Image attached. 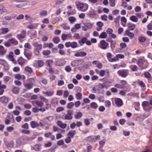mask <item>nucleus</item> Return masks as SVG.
<instances>
[{"mask_svg":"<svg viewBox=\"0 0 152 152\" xmlns=\"http://www.w3.org/2000/svg\"><path fill=\"white\" fill-rule=\"evenodd\" d=\"M120 82L121 85L124 88L125 87V86L127 84V82L125 80H122L120 81Z\"/></svg>","mask_w":152,"mask_h":152,"instance_id":"nucleus-51","label":"nucleus"},{"mask_svg":"<svg viewBox=\"0 0 152 152\" xmlns=\"http://www.w3.org/2000/svg\"><path fill=\"white\" fill-rule=\"evenodd\" d=\"M17 38L18 39L20 40L21 39L24 38L25 36L22 34H19L17 35Z\"/></svg>","mask_w":152,"mask_h":152,"instance_id":"nucleus-62","label":"nucleus"},{"mask_svg":"<svg viewBox=\"0 0 152 152\" xmlns=\"http://www.w3.org/2000/svg\"><path fill=\"white\" fill-rule=\"evenodd\" d=\"M105 143V140L104 139V140H102L101 141H100L99 142V145L100 146V148H102L104 145Z\"/></svg>","mask_w":152,"mask_h":152,"instance_id":"nucleus-32","label":"nucleus"},{"mask_svg":"<svg viewBox=\"0 0 152 152\" xmlns=\"http://www.w3.org/2000/svg\"><path fill=\"white\" fill-rule=\"evenodd\" d=\"M25 60L22 56L20 57L18 60V62L19 64L22 65L24 63Z\"/></svg>","mask_w":152,"mask_h":152,"instance_id":"nucleus-18","label":"nucleus"},{"mask_svg":"<svg viewBox=\"0 0 152 152\" xmlns=\"http://www.w3.org/2000/svg\"><path fill=\"white\" fill-rule=\"evenodd\" d=\"M100 136L99 135L97 136H88L86 137V140L87 141L89 142H95L98 139H99Z\"/></svg>","mask_w":152,"mask_h":152,"instance_id":"nucleus-3","label":"nucleus"},{"mask_svg":"<svg viewBox=\"0 0 152 152\" xmlns=\"http://www.w3.org/2000/svg\"><path fill=\"white\" fill-rule=\"evenodd\" d=\"M7 57L10 59H12L14 58L13 53L12 51L10 52L9 53V55L7 56Z\"/></svg>","mask_w":152,"mask_h":152,"instance_id":"nucleus-57","label":"nucleus"},{"mask_svg":"<svg viewBox=\"0 0 152 152\" xmlns=\"http://www.w3.org/2000/svg\"><path fill=\"white\" fill-rule=\"evenodd\" d=\"M100 48L104 50L107 48L109 45V44L106 42L104 40H101L100 42Z\"/></svg>","mask_w":152,"mask_h":152,"instance_id":"nucleus-7","label":"nucleus"},{"mask_svg":"<svg viewBox=\"0 0 152 152\" xmlns=\"http://www.w3.org/2000/svg\"><path fill=\"white\" fill-rule=\"evenodd\" d=\"M87 53L84 51H80L76 52L74 55V56L76 57H83L86 56Z\"/></svg>","mask_w":152,"mask_h":152,"instance_id":"nucleus-9","label":"nucleus"},{"mask_svg":"<svg viewBox=\"0 0 152 152\" xmlns=\"http://www.w3.org/2000/svg\"><path fill=\"white\" fill-rule=\"evenodd\" d=\"M111 104V103L110 101L107 100L105 101V105L106 107H109L110 106Z\"/></svg>","mask_w":152,"mask_h":152,"instance_id":"nucleus-56","label":"nucleus"},{"mask_svg":"<svg viewBox=\"0 0 152 152\" xmlns=\"http://www.w3.org/2000/svg\"><path fill=\"white\" fill-rule=\"evenodd\" d=\"M115 0H109L110 4L111 7H114L115 5Z\"/></svg>","mask_w":152,"mask_h":152,"instance_id":"nucleus-52","label":"nucleus"},{"mask_svg":"<svg viewBox=\"0 0 152 152\" xmlns=\"http://www.w3.org/2000/svg\"><path fill=\"white\" fill-rule=\"evenodd\" d=\"M33 148L34 150L37 151H40L41 148L40 147V145L38 144H36L34 145L33 147Z\"/></svg>","mask_w":152,"mask_h":152,"instance_id":"nucleus-28","label":"nucleus"},{"mask_svg":"<svg viewBox=\"0 0 152 152\" xmlns=\"http://www.w3.org/2000/svg\"><path fill=\"white\" fill-rule=\"evenodd\" d=\"M91 107L94 109H96L98 107L97 104L94 102H92L90 104Z\"/></svg>","mask_w":152,"mask_h":152,"instance_id":"nucleus-29","label":"nucleus"},{"mask_svg":"<svg viewBox=\"0 0 152 152\" xmlns=\"http://www.w3.org/2000/svg\"><path fill=\"white\" fill-rule=\"evenodd\" d=\"M144 74L145 77L147 79L151 77V74L148 72H145L144 73Z\"/></svg>","mask_w":152,"mask_h":152,"instance_id":"nucleus-49","label":"nucleus"},{"mask_svg":"<svg viewBox=\"0 0 152 152\" xmlns=\"http://www.w3.org/2000/svg\"><path fill=\"white\" fill-rule=\"evenodd\" d=\"M26 142H31L35 138V137H26Z\"/></svg>","mask_w":152,"mask_h":152,"instance_id":"nucleus-38","label":"nucleus"},{"mask_svg":"<svg viewBox=\"0 0 152 152\" xmlns=\"http://www.w3.org/2000/svg\"><path fill=\"white\" fill-rule=\"evenodd\" d=\"M66 63V61L63 59H60L56 61L55 65L57 66H64Z\"/></svg>","mask_w":152,"mask_h":152,"instance_id":"nucleus-6","label":"nucleus"},{"mask_svg":"<svg viewBox=\"0 0 152 152\" xmlns=\"http://www.w3.org/2000/svg\"><path fill=\"white\" fill-rule=\"evenodd\" d=\"M138 84L142 88H144L145 87V83L142 81H139L138 82Z\"/></svg>","mask_w":152,"mask_h":152,"instance_id":"nucleus-58","label":"nucleus"},{"mask_svg":"<svg viewBox=\"0 0 152 152\" xmlns=\"http://www.w3.org/2000/svg\"><path fill=\"white\" fill-rule=\"evenodd\" d=\"M82 96V94L80 92H78L76 94V98L78 100L81 99Z\"/></svg>","mask_w":152,"mask_h":152,"instance_id":"nucleus-41","label":"nucleus"},{"mask_svg":"<svg viewBox=\"0 0 152 152\" xmlns=\"http://www.w3.org/2000/svg\"><path fill=\"white\" fill-rule=\"evenodd\" d=\"M83 115L82 113L80 112H78L77 114L75 115V118L76 119H78L81 118Z\"/></svg>","mask_w":152,"mask_h":152,"instance_id":"nucleus-27","label":"nucleus"},{"mask_svg":"<svg viewBox=\"0 0 152 152\" xmlns=\"http://www.w3.org/2000/svg\"><path fill=\"white\" fill-rule=\"evenodd\" d=\"M30 125L32 128H35L37 127H39V124L35 121H31L30 123Z\"/></svg>","mask_w":152,"mask_h":152,"instance_id":"nucleus-13","label":"nucleus"},{"mask_svg":"<svg viewBox=\"0 0 152 152\" xmlns=\"http://www.w3.org/2000/svg\"><path fill=\"white\" fill-rule=\"evenodd\" d=\"M83 24L84 26L82 27V30L85 31L91 28L93 26V24L90 23H83Z\"/></svg>","mask_w":152,"mask_h":152,"instance_id":"nucleus-4","label":"nucleus"},{"mask_svg":"<svg viewBox=\"0 0 152 152\" xmlns=\"http://www.w3.org/2000/svg\"><path fill=\"white\" fill-rule=\"evenodd\" d=\"M96 25L99 27L102 28L104 25L103 23L101 21H98L96 23Z\"/></svg>","mask_w":152,"mask_h":152,"instance_id":"nucleus-64","label":"nucleus"},{"mask_svg":"<svg viewBox=\"0 0 152 152\" xmlns=\"http://www.w3.org/2000/svg\"><path fill=\"white\" fill-rule=\"evenodd\" d=\"M28 33H30L32 36L34 37L35 38L36 37L37 31H36L33 30L32 31H28Z\"/></svg>","mask_w":152,"mask_h":152,"instance_id":"nucleus-39","label":"nucleus"},{"mask_svg":"<svg viewBox=\"0 0 152 152\" xmlns=\"http://www.w3.org/2000/svg\"><path fill=\"white\" fill-rule=\"evenodd\" d=\"M107 35L105 32H102L99 37V38L105 39L107 37Z\"/></svg>","mask_w":152,"mask_h":152,"instance_id":"nucleus-22","label":"nucleus"},{"mask_svg":"<svg viewBox=\"0 0 152 152\" xmlns=\"http://www.w3.org/2000/svg\"><path fill=\"white\" fill-rule=\"evenodd\" d=\"M25 71L29 74H31L33 71L32 69L29 66H26L24 68Z\"/></svg>","mask_w":152,"mask_h":152,"instance_id":"nucleus-19","label":"nucleus"},{"mask_svg":"<svg viewBox=\"0 0 152 152\" xmlns=\"http://www.w3.org/2000/svg\"><path fill=\"white\" fill-rule=\"evenodd\" d=\"M125 122L126 120L124 118L121 119L119 120L120 124L122 125H124Z\"/></svg>","mask_w":152,"mask_h":152,"instance_id":"nucleus-61","label":"nucleus"},{"mask_svg":"<svg viewBox=\"0 0 152 152\" xmlns=\"http://www.w3.org/2000/svg\"><path fill=\"white\" fill-rule=\"evenodd\" d=\"M24 47L26 48H28L29 49H31L32 48L31 46L28 43H26L24 45Z\"/></svg>","mask_w":152,"mask_h":152,"instance_id":"nucleus-50","label":"nucleus"},{"mask_svg":"<svg viewBox=\"0 0 152 152\" xmlns=\"http://www.w3.org/2000/svg\"><path fill=\"white\" fill-rule=\"evenodd\" d=\"M19 91V88L16 87H13L12 89V91L13 93L17 94L18 93Z\"/></svg>","mask_w":152,"mask_h":152,"instance_id":"nucleus-23","label":"nucleus"},{"mask_svg":"<svg viewBox=\"0 0 152 152\" xmlns=\"http://www.w3.org/2000/svg\"><path fill=\"white\" fill-rule=\"evenodd\" d=\"M0 101L2 103L6 104L8 102V99L5 96H4L0 97Z\"/></svg>","mask_w":152,"mask_h":152,"instance_id":"nucleus-12","label":"nucleus"},{"mask_svg":"<svg viewBox=\"0 0 152 152\" xmlns=\"http://www.w3.org/2000/svg\"><path fill=\"white\" fill-rule=\"evenodd\" d=\"M76 134V131L75 130L70 131L67 134V136L71 138L74 137Z\"/></svg>","mask_w":152,"mask_h":152,"instance_id":"nucleus-14","label":"nucleus"},{"mask_svg":"<svg viewBox=\"0 0 152 152\" xmlns=\"http://www.w3.org/2000/svg\"><path fill=\"white\" fill-rule=\"evenodd\" d=\"M136 26V25L131 23H129L127 24L128 29L130 31L133 30Z\"/></svg>","mask_w":152,"mask_h":152,"instance_id":"nucleus-16","label":"nucleus"},{"mask_svg":"<svg viewBox=\"0 0 152 152\" xmlns=\"http://www.w3.org/2000/svg\"><path fill=\"white\" fill-rule=\"evenodd\" d=\"M54 91H47L44 93L45 94L49 96H52L54 94Z\"/></svg>","mask_w":152,"mask_h":152,"instance_id":"nucleus-40","label":"nucleus"},{"mask_svg":"<svg viewBox=\"0 0 152 152\" xmlns=\"http://www.w3.org/2000/svg\"><path fill=\"white\" fill-rule=\"evenodd\" d=\"M26 143L25 137H21L18 138L16 141V145L19 146Z\"/></svg>","mask_w":152,"mask_h":152,"instance_id":"nucleus-1","label":"nucleus"},{"mask_svg":"<svg viewBox=\"0 0 152 152\" xmlns=\"http://www.w3.org/2000/svg\"><path fill=\"white\" fill-rule=\"evenodd\" d=\"M69 20L71 24H73L76 20V19L74 17L70 16L69 18Z\"/></svg>","mask_w":152,"mask_h":152,"instance_id":"nucleus-33","label":"nucleus"},{"mask_svg":"<svg viewBox=\"0 0 152 152\" xmlns=\"http://www.w3.org/2000/svg\"><path fill=\"white\" fill-rule=\"evenodd\" d=\"M24 87L28 89H31L33 87V84L32 83H26L24 85Z\"/></svg>","mask_w":152,"mask_h":152,"instance_id":"nucleus-24","label":"nucleus"},{"mask_svg":"<svg viewBox=\"0 0 152 152\" xmlns=\"http://www.w3.org/2000/svg\"><path fill=\"white\" fill-rule=\"evenodd\" d=\"M76 5L77 8H80L81 9L84 7V4L83 3L80 2L78 3Z\"/></svg>","mask_w":152,"mask_h":152,"instance_id":"nucleus-31","label":"nucleus"},{"mask_svg":"<svg viewBox=\"0 0 152 152\" xmlns=\"http://www.w3.org/2000/svg\"><path fill=\"white\" fill-rule=\"evenodd\" d=\"M113 30L110 28H108L106 30L107 33L109 34H111L113 33Z\"/></svg>","mask_w":152,"mask_h":152,"instance_id":"nucleus-59","label":"nucleus"},{"mask_svg":"<svg viewBox=\"0 0 152 152\" xmlns=\"http://www.w3.org/2000/svg\"><path fill=\"white\" fill-rule=\"evenodd\" d=\"M53 40L55 43L58 44L60 42V39L59 37H56L53 38Z\"/></svg>","mask_w":152,"mask_h":152,"instance_id":"nucleus-26","label":"nucleus"},{"mask_svg":"<svg viewBox=\"0 0 152 152\" xmlns=\"http://www.w3.org/2000/svg\"><path fill=\"white\" fill-rule=\"evenodd\" d=\"M90 13H88L87 15L90 18H94V16L96 15V14L94 10L90 11Z\"/></svg>","mask_w":152,"mask_h":152,"instance_id":"nucleus-21","label":"nucleus"},{"mask_svg":"<svg viewBox=\"0 0 152 152\" xmlns=\"http://www.w3.org/2000/svg\"><path fill=\"white\" fill-rule=\"evenodd\" d=\"M127 69H121L118 70L117 73L120 76L122 77H126L129 74V73Z\"/></svg>","mask_w":152,"mask_h":152,"instance_id":"nucleus-2","label":"nucleus"},{"mask_svg":"<svg viewBox=\"0 0 152 152\" xmlns=\"http://www.w3.org/2000/svg\"><path fill=\"white\" fill-rule=\"evenodd\" d=\"M147 28L148 30H152V21L148 25Z\"/></svg>","mask_w":152,"mask_h":152,"instance_id":"nucleus-63","label":"nucleus"},{"mask_svg":"<svg viewBox=\"0 0 152 152\" xmlns=\"http://www.w3.org/2000/svg\"><path fill=\"white\" fill-rule=\"evenodd\" d=\"M64 110V108L63 107H58L56 109V111L58 112H60L63 111Z\"/></svg>","mask_w":152,"mask_h":152,"instance_id":"nucleus-60","label":"nucleus"},{"mask_svg":"<svg viewBox=\"0 0 152 152\" xmlns=\"http://www.w3.org/2000/svg\"><path fill=\"white\" fill-rule=\"evenodd\" d=\"M44 63L42 60H39L36 61L33 64V66L36 68L42 67L44 65Z\"/></svg>","mask_w":152,"mask_h":152,"instance_id":"nucleus-5","label":"nucleus"},{"mask_svg":"<svg viewBox=\"0 0 152 152\" xmlns=\"http://www.w3.org/2000/svg\"><path fill=\"white\" fill-rule=\"evenodd\" d=\"M51 53V51L50 50H44L42 52V54L45 56H48Z\"/></svg>","mask_w":152,"mask_h":152,"instance_id":"nucleus-48","label":"nucleus"},{"mask_svg":"<svg viewBox=\"0 0 152 152\" xmlns=\"http://www.w3.org/2000/svg\"><path fill=\"white\" fill-rule=\"evenodd\" d=\"M96 86H98L99 88L101 89L103 88L104 87H106V85L100 83H99L98 85Z\"/></svg>","mask_w":152,"mask_h":152,"instance_id":"nucleus-53","label":"nucleus"},{"mask_svg":"<svg viewBox=\"0 0 152 152\" xmlns=\"http://www.w3.org/2000/svg\"><path fill=\"white\" fill-rule=\"evenodd\" d=\"M137 64L140 66H142L144 64L141 58L137 60Z\"/></svg>","mask_w":152,"mask_h":152,"instance_id":"nucleus-36","label":"nucleus"},{"mask_svg":"<svg viewBox=\"0 0 152 152\" xmlns=\"http://www.w3.org/2000/svg\"><path fill=\"white\" fill-rule=\"evenodd\" d=\"M62 27L64 30H69L70 28L69 26L66 23H64L62 24Z\"/></svg>","mask_w":152,"mask_h":152,"instance_id":"nucleus-42","label":"nucleus"},{"mask_svg":"<svg viewBox=\"0 0 152 152\" xmlns=\"http://www.w3.org/2000/svg\"><path fill=\"white\" fill-rule=\"evenodd\" d=\"M83 61V60L82 59L74 60L72 62L71 65L72 67H74L78 65V63L79 62Z\"/></svg>","mask_w":152,"mask_h":152,"instance_id":"nucleus-11","label":"nucleus"},{"mask_svg":"<svg viewBox=\"0 0 152 152\" xmlns=\"http://www.w3.org/2000/svg\"><path fill=\"white\" fill-rule=\"evenodd\" d=\"M57 123L59 127L63 129L65 128L67 126L66 124L63 123L60 120L57 121Z\"/></svg>","mask_w":152,"mask_h":152,"instance_id":"nucleus-10","label":"nucleus"},{"mask_svg":"<svg viewBox=\"0 0 152 152\" xmlns=\"http://www.w3.org/2000/svg\"><path fill=\"white\" fill-rule=\"evenodd\" d=\"M21 132L24 134H29L30 133V131L29 130L22 129L21 131Z\"/></svg>","mask_w":152,"mask_h":152,"instance_id":"nucleus-54","label":"nucleus"},{"mask_svg":"<svg viewBox=\"0 0 152 152\" xmlns=\"http://www.w3.org/2000/svg\"><path fill=\"white\" fill-rule=\"evenodd\" d=\"M27 50L26 49H24V54L28 60H29L31 57L32 53H27L26 52Z\"/></svg>","mask_w":152,"mask_h":152,"instance_id":"nucleus-15","label":"nucleus"},{"mask_svg":"<svg viewBox=\"0 0 152 152\" xmlns=\"http://www.w3.org/2000/svg\"><path fill=\"white\" fill-rule=\"evenodd\" d=\"M71 47L73 48H75L78 47L77 43L76 42H71Z\"/></svg>","mask_w":152,"mask_h":152,"instance_id":"nucleus-35","label":"nucleus"},{"mask_svg":"<svg viewBox=\"0 0 152 152\" xmlns=\"http://www.w3.org/2000/svg\"><path fill=\"white\" fill-rule=\"evenodd\" d=\"M112 56V54L108 52L107 53V57L108 59V60L110 62V60L112 58H111Z\"/></svg>","mask_w":152,"mask_h":152,"instance_id":"nucleus-44","label":"nucleus"},{"mask_svg":"<svg viewBox=\"0 0 152 152\" xmlns=\"http://www.w3.org/2000/svg\"><path fill=\"white\" fill-rule=\"evenodd\" d=\"M74 105V104L73 102H70L67 105V107L69 109L72 108Z\"/></svg>","mask_w":152,"mask_h":152,"instance_id":"nucleus-45","label":"nucleus"},{"mask_svg":"<svg viewBox=\"0 0 152 152\" xmlns=\"http://www.w3.org/2000/svg\"><path fill=\"white\" fill-rule=\"evenodd\" d=\"M115 104L118 107H121L123 105L122 100L120 98H116L115 100Z\"/></svg>","mask_w":152,"mask_h":152,"instance_id":"nucleus-8","label":"nucleus"},{"mask_svg":"<svg viewBox=\"0 0 152 152\" xmlns=\"http://www.w3.org/2000/svg\"><path fill=\"white\" fill-rule=\"evenodd\" d=\"M35 103L39 107H42L43 105V103L40 101L36 100Z\"/></svg>","mask_w":152,"mask_h":152,"instance_id":"nucleus-34","label":"nucleus"},{"mask_svg":"<svg viewBox=\"0 0 152 152\" xmlns=\"http://www.w3.org/2000/svg\"><path fill=\"white\" fill-rule=\"evenodd\" d=\"M9 40L12 44H14L15 45H17L18 43V41L14 38L10 39Z\"/></svg>","mask_w":152,"mask_h":152,"instance_id":"nucleus-30","label":"nucleus"},{"mask_svg":"<svg viewBox=\"0 0 152 152\" xmlns=\"http://www.w3.org/2000/svg\"><path fill=\"white\" fill-rule=\"evenodd\" d=\"M121 18L120 15L118 16L117 18H115L114 20V22L115 24H117L118 25H119V20Z\"/></svg>","mask_w":152,"mask_h":152,"instance_id":"nucleus-43","label":"nucleus"},{"mask_svg":"<svg viewBox=\"0 0 152 152\" xmlns=\"http://www.w3.org/2000/svg\"><path fill=\"white\" fill-rule=\"evenodd\" d=\"M1 29L2 30V34H6L9 31V30L8 28H1Z\"/></svg>","mask_w":152,"mask_h":152,"instance_id":"nucleus-47","label":"nucleus"},{"mask_svg":"<svg viewBox=\"0 0 152 152\" xmlns=\"http://www.w3.org/2000/svg\"><path fill=\"white\" fill-rule=\"evenodd\" d=\"M138 40L140 43H144L146 40V39L143 36H140L138 37Z\"/></svg>","mask_w":152,"mask_h":152,"instance_id":"nucleus-17","label":"nucleus"},{"mask_svg":"<svg viewBox=\"0 0 152 152\" xmlns=\"http://www.w3.org/2000/svg\"><path fill=\"white\" fill-rule=\"evenodd\" d=\"M72 115L71 114H67L66 115L65 118L66 120H71L72 119Z\"/></svg>","mask_w":152,"mask_h":152,"instance_id":"nucleus-37","label":"nucleus"},{"mask_svg":"<svg viewBox=\"0 0 152 152\" xmlns=\"http://www.w3.org/2000/svg\"><path fill=\"white\" fill-rule=\"evenodd\" d=\"M14 145V141L11 140L8 143L6 147L8 148H13Z\"/></svg>","mask_w":152,"mask_h":152,"instance_id":"nucleus-20","label":"nucleus"},{"mask_svg":"<svg viewBox=\"0 0 152 152\" xmlns=\"http://www.w3.org/2000/svg\"><path fill=\"white\" fill-rule=\"evenodd\" d=\"M64 141L63 140H61L57 141V144L58 145L60 146L64 145Z\"/></svg>","mask_w":152,"mask_h":152,"instance_id":"nucleus-55","label":"nucleus"},{"mask_svg":"<svg viewBox=\"0 0 152 152\" xmlns=\"http://www.w3.org/2000/svg\"><path fill=\"white\" fill-rule=\"evenodd\" d=\"M130 20L133 22H137L138 21L137 18L135 15H132L130 18Z\"/></svg>","mask_w":152,"mask_h":152,"instance_id":"nucleus-25","label":"nucleus"},{"mask_svg":"<svg viewBox=\"0 0 152 152\" xmlns=\"http://www.w3.org/2000/svg\"><path fill=\"white\" fill-rule=\"evenodd\" d=\"M142 106L143 107H147L150 105L149 102L147 101H144L142 103Z\"/></svg>","mask_w":152,"mask_h":152,"instance_id":"nucleus-46","label":"nucleus"}]
</instances>
